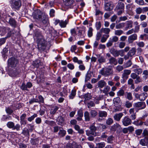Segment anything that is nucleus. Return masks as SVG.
I'll use <instances>...</instances> for the list:
<instances>
[{
	"instance_id": "4d7b16f0",
	"label": "nucleus",
	"mask_w": 148,
	"mask_h": 148,
	"mask_svg": "<svg viewBox=\"0 0 148 148\" xmlns=\"http://www.w3.org/2000/svg\"><path fill=\"white\" fill-rule=\"evenodd\" d=\"M118 95L119 96H123L124 94V91L122 89L120 90L117 93Z\"/></svg>"
},
{
	"instance_id": "4be33fe9",
	"label": "nucleus",
	"mask_w": 148,
	"mask_h": 148,
	"mask_svg": "<svg viewBox=\"0 0 148 148\" xmlns=\"http://www.w3.org/2000/svg\"><path fill=\"white\" fill-rule=\"evenodd\" d=\"M125 97L128 99L131 100L133 99L132 94L130 92H126L125 93Z\"/></svg>"
},
{
	"instance_id": "c85d7f7f",
	"label": "nucleus",
	"mask_w": 148,
	"mask_h": 148,
	"mask_svg": "<svg viewBox=\"0 0 148 148\" xmlns=\"http://www.w3.org/2000/svg\"><path fill=\"white\" fill-rule=\"evenodd\" d=\"M109 63L111 64H114V65H116L117 63V62L114 58L112 57L109 59Z\"/></svg>"
},
{
	"instance_id": "f8f14e48",
	"label": "nucleus",
	"mask_w": 148,
	"mask_h": 148,
	"mask_svg": "<svg viewBox=\"0 0 148 148\" xmlns=\"http://www.w3.org/2000/svg\"><path fill=\"white\" fill-rule=\"evenodd\" d=\"M133 22L132 21H129L126 22V27L125 29L127 30L129 29H130L133 27Z\"/></svg>"
},
{
	"instance_id": "338daca9",
	"label": "nucleus",
	"mask_w": 148,
	"mask_h": 148,
	"mask_svg": "<svg viewBox=\"0 0 148 148\" xmlns=\"http://www.w3.org/2000/svg\"><path fill=\"white\" fill-rule=\"evenodd\" d=\"M138 76L135 73H133L131 74L130 77L133 79H135Z\"/></svg>"
},
{
	"instance_id": "58836bf2",
	"label": "nucleus",
	"mask_w": 148,
	"mask_h": 148,
	"mask_svg": "<svg viewBox=\"0 0 148 148\" xmlns=\"http://www.w3.org/2000/svg\"><path fill=\"white\" fill-rule=\"evenodd\" d=\"M26 116V114H22L20 117L21 121L23 123H25L26 124L25 121V120Z\"/></svg>"
},
{
	"instance_id": "864d4df0",
	"label": "nucleus",
	"mask_w": 148,
	"mask_h": 148,
	"mask_svg": "<svg viewBox=\"0 0 148 148\" xmlns=\"http://www.w3.org/2000/svg\"><path fill=\"white\" fill-rule=\"evenodd\" d=\"M10 24L12 26H14L16 25V22L13 19H10L9 21Z\"/></svg>"
},
{
	"instance_id": "bb28decb",
	"label": "nucleus",
	"mask_w": 148,
	"mask_h": 148,
	"mask_svg": "<svg viewBox=\"0 0 148 148\" xmlns=\"http://www.w3.org/2000/svg\"><path fill=\"white\" fill-rule=\"evenodd\" d=\"M66 133V132L65 130L60 129L58 132V135L60 137H63L65 135Z\"/></svg>"
},
{
	"instance_id": "2f4dec72",
	"label": "nucleus",
	"mask_w": 148,
	"mask_h": 148,
	"mask_svg": "<svg viewBox=\"0 0 148 148\" xmlns=\"http://www.w3.org/2000/svg\"><path fill=\"white\" fill-rule=\"evenodd\" d=\"M14 124V122L12 121H9L7 124V126L9 128H12L13 129Z\"/></svg>"
},
{
	"instance_id": "5701e85b",
	"label": "nucleus",
	"mask_w": 148,
	"mask_h": 148,
	"mask_svg": "<svg viewBox=\"0 0 148 148\" xmlns=\"http://www.w3.org/2000/svg\"><path fill=\"white\" fill-rule=\"evenodd\" d=\"M42 63L39 60H36L33 63V66L36 67H38L40 65H42Z\"/></svg>"
},
{
	"instance_id": "4468645a",
	"label": "nucleus",
	"mask_w": 148,
	"mask_h": 148,
	"mask_svg": "<svg viewBox=\"0 0 148 148\" xmlns=\"http://www.w3.org/2000/svg\"><path fill=\"white\" fill-rule=\"evenodd\" d=\"M57 21V22L59 23L60 25L62 27H65L68 23L67 20H65V21L58 20Z\"/></svg>"
},
{
	"instance_id": "f704fd0d",
	"label": "nucleus",
	"mask_w": 148,
	"mask_h": 148,
	"mask_svg": "<svg viewBox=\"0 0 148 148\" xmlns=\"http://www.w3.org/2000/svg\"><path fill=\"white\" fill-rule=\"evenodd\" d=\"M100 30L102 33L103 32L106 34H109L110 31V29L108 28H102Z\"/></svg>"
},
{
	"instance_id": "20e7f679",
	"label": "nucleus",
	"mask_w": 148,
	"mask_h": 148,
	"mask_svg": "<svg viewBox=\"0 0 148 148\" xmlns=\"http://www.w3.org/2000/svg\"><path fill=\"white\" fill-rule=\"evenodd\" d=\"M18 63V60L14 58H10L8 60V65L10 67H14Z\"/></svg>"
},
{
	"instance_id": "e433bc0d",
	"label": "nucleus",
	"mask_w": 148,
	"mask_h": 148,
	"mask_svg": "<svg viewBox=\"0 0 148 148\" xmlns=\"http://www.w3.org/2000/svg\"><path fill=\"white\" fill-rule=\"evenodd\" d=\"M84 116L86 121H88L90 120V117L89 116V113L88 112H85L84 114Z\"/></svg>"
},
{
	"instance_id": "de8ad7c7",
	"label": "nucleus",
	"mask_w": 148,
	"mask_h": 148,
	"mask_svg": "<svg viewBox=\"0 0 148 148\" xmlns=\"http://www.w3.org/2000/svg\"><path fill=\"white\" fill-rule=\"evenodd\" d=\"M145 138L144 139H141L140 141V144L143 146L147 145V142H145Z\"/></svg>"
},
{
	"instance_id": "aec40b11",
	"label": "nucleus",
	"mask_w": 148,
	"mask_h": 148,
	"mask_svg": "<svg viewBox=\"0 0 148 148\" xmlns=\"http://www.w3.org/2000/svg\"><path fill=\"white\" fill-rule=\"evenodd\" d=\"M99 117H106L107 116V113L104 111H99Z\"/></svg>"
},
{
	"instance_id": "49530a36",
	"label": "nucleus",
	"mask_w": 148,
	"mask_h": 148,
	"mask_svg": "<svg viewBox=\"0 0 148 148\" xmlns=\"http://www.w3.org/2000/svg\"><path fill=\"white\" fill-rule=\"evenodd\" d=\"M134 71L135 73H137L138 75L141 74L142 72V70L141 69H135Z\"/></svg>"
},
{
	"instance_id": "3c124183",
	"label": "nucleus",
	"mask_w": 148,
	"mask_h": 148,
	"mask_svg": "<svg viewBox=\"0 0 148 148\" xmlns=\"http://www.w3.org/2000/svg\"><path fill=\"white\" fill-rule=\"evenodd\" d=\"M125 106L127 108H129L132 106V103L130 102L127 101L125 103Z\"/></svg>"
},
{
	"instance_id": "473e14b6",
	"label": "nucleus",
	"mask_w": 148,
	"mask_h": 148,
	"mask_svg": "<svg viewBox=\"0 0 148 148\" xmlns=\"http://www.w3.org/2000/svg\"><path fill=\"white\" fill-rule=\"evenodd\" d=\"M97 57H98V61L99 63H102L105 61L106 59L104 57L101 56L100 55H98Z\"/></svg>"
},
{
	"instance_id": "39448f33",
	"label": "nucleus",
	"mask_w": 148,
	"mask_h": 148,
	"mask_svg": "<svg viewBox=\"0 0 148 148\" xmlns=\"http://www.w3.org/2000/svg\"><path fill=\"white\" fill-rule=\"evenodd\" d=\"M10 3L13 7L16 9L19 8L21 6L20 0H11Z\"/></svg>"
},
{
	"instance_id": "6ab92c4d",
	"label": "nucleus",
	"mask_w": 148,
	"mask_h": 148,
	"mask_svg": "<svg viewBox=\"0 0 148 148\" xmlns=\"http://www.w3.org/2000/svg\"><path fill=\"white\" fill-rule=\"evenodd\" d=\"M147 94L146 93H143L140 95L139 100L141 101H144L146 98Z\"/></svg>"
},
{
	"instance_id": "2eb2a0df",
	"label": "nucleus",
	"mask_w": 148,
	"mask_h": 148,
	"mask_svg": "<svg viewBox=\"0 0 148 148\" xmlns=\"http://www.w3.org/2000/svg\"><path fill=\"white\" fill-rule=\"evenodd\" d=\"M123 115V113H120L119 114H116L114 116V120L119 121L120 120Z\"/></svg>"
},
{
	"instance_id": "cd10ccee",
	"label": "nucleus",
	"mask_w": 148,
	"mask_h": 148,
	"mask_svg": "<svg viewBox=\"0 0 148 148\" xmlns=\"http://www.w3.org/2000/svg\"><path fill=\"white\" fill-rule=\"evenodd\" d=\"M65 5L69 6L73 4V1L72 0H63Z\"/></svg>"
},
{
	"instance_id": "ddd939ff",
	"label": "nucleus",
	"mask_w": 148,
	"mask_h": 148,
	"mask_svg": "<svg viewBox=\"0 0 148 148\" xmlns=\"http://www.w3.org/2000/svg\"><path fill=\"white\" fill-rule=\"evenodd\" d=\"M131 71L130 70L125 69L123 71V73L122 74V77L127 78L128 76L130 74Z\"/></svg>"
},
{
	"instance_id": "72a5a7b5",
	"label": "nucleus",
	"mask_w": 148,
	"mask_h": 148,
	"mask_svg": "<svg viewBox=\"0 0 148 148\" xmlns=\"http://www.w3.org/2000/svg\"><path fill=\"white\" fill-rule=\"evenodd\" d=\"M113 103L115 105H117L120 102V99L119 97H117L114 99Z\"/></svg>"
},
{
	"instance_id": "a878e982",
	"label": "nucleus",
	"mask_w": 148,
	"mask_h": 148,
	"mask_svg": "<svg viewBox=\"0 0 148 148\" xmlns=\"http://www.w3.org/2000/svg\"><path fill=\"white\" fill-rule=\"evenodd\" d=\"M86 135L88 136H90L91 135H93L95 136H96V133L95 132L89 130H87L86 131Z\"/></svg>"
},
{
	"instance_id": "a18cd8bd",
	"label": "nucleus",
	"mask_w": 148,
	"mask_h": 148,
	"mask_svg": "<svg viewBox=\"0 0 148 148\" xmlns=\"http://www.w3.org/2000/svg\"><path fill=\"white\" fill-rule=\"evenodd\" d=\"M37 116V115L36 114H34L33 115L29 117L27 120L28 121L30 122H31L32 120L34 119Z\"/></svg>"
},
{
	"instance_id": "774afa93",
	"label": "nucleus",
	"mask_w": 148,
	"mask_h": 148,
	"mask_svg": "<svg viewBox=\"0 0 148 148\" xmlns=\"http://www.w3.org/2000/svg\"><path fill=\"white\" fill-rule=\"evenodd\" d=\"M125 45V43L123 42H121L119 45V47L121 48H123Z\"/></svg>"
},
{
	"instance_id": "bf43d9fd",
	"label": "nucleus",
	"mask_w": 148,
	"mask_h": 148,
	"mask_svg": "<svg viewBox=\"0 0 148 148\" xmlns=\"http://www.w3.org/2000/svg\"><path fill=\"white\" fill-rule=\"evenodd\" d=\"M97 128H98V127H97L93 125L89 127V128L91 131L94 132L97 130Z\"/></svg>"
},
{
	"instance_id": "6e6d98bb",
	"label": "nucleus",
	"mask_w": 148,
	"mask_h": 148,
	"mask_svg": "<svg viewBox=\"0 0 148 148\" xmlns=\"http://www.w3.org/2000/svg\"><path fill=\"white\" fill-rule=\"evenodd\" d=\"M84 98L86 100H89L91 98V96L90 94L87 93L85 95Z\"/></svg>"
},
{
	"instance_id": "c756f323",
	"label": "nucleus",
	"mask_w": 148,
	"mask_h": 148,
	"mask_svg": "<svg viewBox=\"0 0 148 148\" xmlns=\"http://www.w3.org/2000/svg\"><path fill=\"white\" fill-rule=\"evenodd\" d=\"M58 107L56 106L53 107L50 110V113L51 114H54L58 110Z\"/></svg>"
},
{
	"instance_id": "412c9836",
	"label": "nucleus",
	"mask_w": 148,
	"mask_h": 148,
	"mask_svg": "<svg viewBox=\"0 0 148 148\" xmlns=\"http://www.w3.org/2000/svg\"><path fill=\"white\" fill-rule=\"evenodd\" d=\"M74 128L76 130L78 131L79 133L81 134L84 133V131L82 129H80L79 126L78 125H75L74 126Z\"/></svg>"
},
{
	"instance_id": "7ed1b4c3",
	"label": "nucleus",
	"mask_w": 148,
	"mask_h": 148,
	"mask_svg": "<svg viewBox=\"0 0 148 148\" xmlns=\"http://www.w3.org/2000/svg\"><path fill=\"white\" fill-rule=\"evenodd\" d=\"M99 73L105 76H108L110 75L113 74V72L111 68H106L103 69L101 70Z\"/></svg>"
},
{
	"instance_id": "9b49d317",
	"label": "nucleus",
	"mask_w": 148,
	"mask_h": 148,
	"mask_svg": "<svg viewBox=\"0 0 148 148\" xmlns=\"http://www.w3.org/2000/svg\"><path fill=\"white\" fill-rule=\"evenodd\" d=\"M18 72L15 69L12 70H10L9 73V75L12 77H16L18 75Z\"/></svg>"
},
{
	"instance_id": "c03bdc74",
	"label": "nucleus",
	"mask_w": 148,
	"mask_h": 148,
	"mask_svg": "<svg viewBox=\"0 0 148 148\" xmlns=\"http://www.w3.org/2000/svg\"><path fill=\"white\" fill-rule=\"evenodd\" d=\"M105 36H103L101 38V42L103 43L105 42L106 41L108 38L109 37V35H105Z\"/></svg>"
},
{
	"instance_id": "6e6552de",
	"label": "nucleus",
	"mask_w": 148,
	"mask_h": 148,
	"mask_svg": "<svg viewBox=\"0 0 148 148\" xmlns=\"http://www.w3.org/2000/svg\"><path fill=\"white\" fill-rule=\"evenodd\" d=\"M113 8V5L111 2H108L105 3V9L107 11H110Z\"/></svg>"
},
{
	"instance_id": "052dcab7",
	"label": "nucleus",
	"mask_w": 148,
	"mask_h": 148,
	"mask_svg": "<svg viewBox=\"0 0 148 148\" xmlns=\"http://www.w3.org/2000/svg\"><path fill=\"white\" fill-rule=\"evenodd\" d=\"M136 43L138 46L139 47H143L144 46V43L143 42H136Z\"/></svg>"
},
{
	"instance_id": "7c9ffc66",
	"label": "nucleus",
	"mask_w": 148,
	"mask_h": 148,
	"mask_svg": "<svg viewBox=\"0 0 148 148\" xmlns=\"http://www.w3.org/2000/svg\"><path fill=\"white\" fill-rule=\"evenodd\" d=\"M110 88L108 86H106L102 90L103 92L105 94H107L110 90Z\"/></svg>"
},
{
	"instance_id": "69168bd1",
	"label": "nucleus",
	"mask_w": 148,
	"mask_h": 148,
	"mask_svg": "<svg viewBox=\"0 0 148 148\" xmlns=\"http://www.w3.org/2000/svg\"><path fill=\"white\" fill-rule=\"evenodd\" d=\"M142 132V130L141 129H138L135 131V133L138 136L140 135Z\"/></svg>"
},
{
	"instance_id": "13d9d810",
	"label": "nucleus",
	"mask_w": 148,
	"mask_h": 148,
	"mask_svg": "<svg viewBox=\"0 0 148 148\" xmlns=\"http://www.w3.org/2000/svg\"><path fill=\"white\" fill-rule=\"evenodd\" d=\"M21 88L22 90H27V87L26 85H25L24 83H23L22 84L21 86Z\"/></svg>"
},
{
	"instance_id": "09e8293b",
	"label": "nucleus",
	"mask_w": 148,
	"mask_h": 148,
	"mask_svg": "<svg viewBox=\"0 0 148 148\" xmlns=\"http://www.w3.org/2000/svg\"><path fill=\"white\" fill-rule=\"evenodd\" d=\"M142 82V80L139 76L136 78V79L134 80L135 84H138Z\"/></svg>"
},
{
	"instance_id": "603ef678",
	"label": "nucleus",
	"mask_w": 148,
	"mask_h": 148,
	"mask_svg": "<svg viewBox=\"0 0 148 148\" xmlns=\"http://www.w3.org/2000/svg\"><path fill=\"white\" fill-rule=\"evenodd\" d=\"M105 145L104 143L102 142L98 143L97 144V146L99 148H103L105 147Z\"/></svg>"
},
{
	"instance_id": "4c0bfd02",
	"label": "nucleus",
	"mask_w": 148,
	"mask_h": 148,
	"mask_svg": "<svg viewBox=\"0 0 148 148\" xmlns=\"http://www.w3.org/2000/svg\"><path fill=\"white\" fill-rule=\"evenodd\" d=\"M123 33V31L119 29L116 30L115 31L114 34L115 35L118 36H120Z\"/></svg>"
},
{
	"instance_id": "ea45409f",
	"label": "nucleus",
	"mask_w": 148,
	"mask_h": 148,
	"mask_svg": "<svg viewBox=\"0 0 148 148\" xmlns=\"http://www.w3.org/2000/svg\"><path fill=\"white\" fill-rule=\"evenodd\" d=\"M93 29L92 27H90L88 31V35L89 37H91L92 35Z\"/></svg>"
},
{
	"instance_id": "f03ea898",
	"label": "nucleus",
	"mask_w": 148,
	"mask_h": 148,
	"mask_svg": "<svg viewBox=\"0 0 148 148\" xmlns=\"http://www.w3.org/2000/svg\"><path fill=\"white\" fill-rule=\"evenodd\" d=\"M33 17L35 19L42 21L44 24H45L48 22L47 16L45 13L42 12L39 10L35 12Z\"/></svg>"
},
{
	"instance_id": "8fccbe9b",
	"label": "nucleus",
	"mask_w": 148,
	"mask_h": 148,
	"mask_svg": "<svg viewBox=\"0 0 148 148\" xmlns=\"http://www.w3.org/2000/svg\"><path fill=\"white\" fill-rule=\"evenodd\" d=\"M123 69V66L121 65H118L116 67V71L119 72L122 71Z\"/></svg>"
},
{
	"instance_id": "f257e3e1",
	"label": "nucleus",
	"mask_w": 148,
	"mask_h": 148,
	"mask_svg": "<svg viewBox=\"0 0 148 148\" xmlns=\"http://www.w3.org/2000/svg\"><path fill=\"white\" fill-rule=\"evenodd\" d=\"M43 38L41 32L38 30L36 32L34 38L36 40L38 43V47L40 50H44L46 47L45 41Z\"/></svg>"
},
{
	"instance_id": "79ce46f5",
	"label": "nucleus",
	"mask_w": 148,
	"mask_h": 148,
	"mask_svg": "<svg viewBox=\"0 0 148 148\" xmlns=\"http://www.w3.org/2000/svg\"><path fill=\"white\" fill-rule=\"evenodd\" d=\"M102 33L101 32V30H100V31H99V32H97L96 35V40H97L98 41L99 40L101 36Z\"/></svg>"
},
{
	"instance_id": "a19ab883",
	"label": "nucleus",
	"mask_w": 148,
	"mask_h": 148,
	"mask_svg": "<svg viewBox=\"0 0 148 148\" xmlns=\"http://www.w3.org/2000/svg\"><path fill=\"white\" fill-rule=\"evenodd\" d=\"M76 95V90H73L72 91L71 94L69 96L70 98L73 99L75 96Z\"/></svg>"
},
{
	"instance_id": "0eeeda50",
	"label": "nucleus",
	"mask_w": 148,
	"mask_h": 148,
	"mask_svg": "<svg viewBox=\"0 0 148 148\" xmlns=\"http://www.w3.org/2000/svg\"><path fill=\"white\" fill-rule=\"evenodd\" d=\"M131 120L128 116H125L122 120L123 125L125 126H127L131 124Z\"/></svg>"
},
{
	"instance_id": "c9c22d12",
	"label": "nucleus",
	"mask_w": 148,
	"mask_h": 148,
	"mask_svg": "<svg viewBox=\"0 0 148 148\" xmlns=\"http://www.w3.org/2000/svg\"><path fill=\"white\" fill-rule=\"evenodd\" d=\"M91 116L92 117H95L97 114V112L95 110H92L90 112Z\"/></svg>"
},
{
	"instance_id": "393cba45",
	"label": "nucleus",
	"mask_w": 148,
	"mask_h": 148,
	"mask_svg": "<svg viewBox=\"0 0 148 148\" xmlns=\"http://www.w3.org/2000/svg\"><path fill=\"white\" fill-rule=\"evenodd\" d=\"M125 23H120L116 25V29H121L123 28L125 26Z\"/></svg>"
},
{
	"instance_id": "9d476101",
	"label": "nucleus",
	"mask_w": 148,
	"mask_h": 148,
	"mask_svg": "<svg viewBox=\"0 0 148 148\" xmlns=\"http://www.w3.org/2000/svg\"><path fill=\"white\" fill-rule=\"evenodd\" d=\"M137 38V35L136 34H133L128 37V41L129 43H132L133 41Z\"/></svg>"
},
{
	"instance_id": "1a4fd4ad",
	"label": "nucleus",
	"mask_w": 148,
	"mask_h": 148,
	"mask_svg": "<svg viewBox=\"0 0 148 148\" xmlns=\"http://www.w3.org/2000/svg\"><path fill=\"white\" fill-rule=\"evenodd\" d=\"M134 106L136 108H139L140 109H141L144 108L146 105L145 102H138L135 103Z\"/></svg>"
},
{
	"instance_id": "5fc2aeb1",
	"label": "nucleus",
	"mask_w": 148,
	"mask_h": 148,
	"mask_svg": "<svg viewBox=\"0 0 148 148\" xmlns=\"http://www.w3.org/2000/svg\"><path fill=\"white\" fill-rule=\"evenodd\" d=\"M132 64V63L131 61L129 60L125 64V68H126L130 66Z\"/></svg>"
},
{
	"instance_id": "0e129e2a",
	"label": "nucleus",
	"mask_w": 148,
	"mask_h": 148,
	"mask_svg": "<svg viewBox=\"0 0 148 148\" xmlns=\"http://www.w3.org/2000/svg\"><path fill=\"white\" fill-rule=\"evenodd\" d=\"M96 26L97 29H99L101 26V22L99 21L97 22L96 23Z\"/></svg>"
},
{
	"instance_id": "680f3d73",
	"label": "nucleus",
	"mask_w": 148,
	"mask_h": 148,
	"mask_svg": "<svg viewBox=\"0 0 148 148\" xmlns=\"http://www.w3.org/2000/svg\"><path fill=\"white\" fill-rule=\"evenodd\" d=\"M67 67L71 70H73L74 69L75 66L73 64L69 63L67 65Z\"/></svg>"
},
{
	"instance_id": "dca6fc26",
	"label": "nucleus",
	"mask_w": 148,
	"mask_h": 148,
	"mask_svg": "<svg viewBox=\"0 0 148 148\" xmlns=\"http://www.w3.org/2000/svg\"><path fill=\"white\" fill-rule=\"evenodd\" d=\"M9 31V29L8 28H5V27H0V35H3L7 31L8 32Z\"/></svg>"
},
{
	"instance_id": "a211bd4d",
	"label": "nucleus",
	"mask_w": 148,
	"mask_h": 148,
	"mask_svg": "<svg viewBox=\"0 0 148 148\" xmlns=\"http://www.w3.org/2000/svg\"><path fill=\"white\" fill-rule=\"evenodd\" d=\"M106 84V83L103 80H101L98 83V86L100 88H103Z\"/></svg>"
},
{
	"instance_id": "f3484780",
	"label": "nucleus",
	"mask_w": 148,
	"mask_h": 148,
	"mask_svg": "<svg viewBox=\"0 0 148 148\" xmlns=\"http://www.w3.org/2000/svg\"><path fill=\"white\" fill-rule=\"evenodd\" d=\"M121 128V126L119 124L116 123L112 126L110 128V130L112 131H115L116 129H120Z\"/></svg>"
},
{
	"instance_id": "b1692460",
	"label": "nucleus",
	"mask_w": 148,
	"mask_h": 148,
	"mask_svg": "<svg viewBox=\"0 0 148 148\" xmlns=\"http://www.w3.org/2000/svg\"><path fill=\"white\" fill-rule=\"evenodd\" d=\"M124 4L121 2H119L116 6V8L118 9H124Z\"/></svg>"
},
{
	"instance_id": "37998d69",
	"label": "nucleus",
	"mask_w": 148,
	"mask_h": 148,
	"mask_svg": "<svg viewBox=\"0 0 148 148\" xmlns=\"http://www.w3.org/2000/svg\"><path fill=\"white\" fill-rule=\"evenodd\" d=\"M112 119L111 118H109L106 121V123L108 125H110L113 123Z\"/></svg>"
},
{
	"instance_id": "e2e57ef3",
	"label": "nucleus",
	"mask_w": 148,
	"mask_h": 148,
	"mask_svg": "<svg viewBox=\"0 0 148 148\" xmlns=\"http://www.w3.org/2000/svg\"><path fill=\"white\" fill-rule=\"evenodd\" d=\"M20 125L18 124H16L15 126L14 125L13 130H17L18 131L20 130Z\"/></svg>"
},
{
	"instance_id": "423d86ee",
	"label": "nucleus",
	"mask_w": 148,
	"mask_h": 148,
	"mask_svg": "<svg viewBox=\"0 0 148 148\" xmlns=\"http://www.w3.org/2000/svg\"><path fill=\"white\" fill-rule=\"evenodd\" d=\"M136 52V49L134 48H132L129 52L127 53V55L124 57V58L125 60L128 59L129 57H132L134 55Z\"/></svg>"
}]
</instances>
